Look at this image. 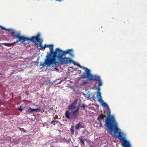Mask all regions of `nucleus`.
Returning <instances> with one entry per match:
<instances>
[{"label": "nucleus", "mask_w": 147, "mask_h": 147, "mask_svg": "<svg viewBox=\"0 0 147 147\" xmlns=\"http://www.w3.org/2000/svg\"><path fill=\"white\" fill-rule=\"evenodd\" d=\"M105 125L109 133L113 136L118 138L122 141L123 147H131L129 142L123 137V133L120 131L118 127V125L113 116L110 115V111L106 118Z\"/></svg>", "instance_id": "f257e3e1"}, {"label": "nucleus", "mask_w": 147, "mask_h": 147, "mask_svg": "<svg viewBox=\"0 0 147 147\" xmlns=\"http://www.w3.org/2000/svg\"><path fill=\"white\" fill-rule=\"evenodd\" d=\"M49 48L50 49L49 52L47 53L48 54L46 56V59L43 63H40V66H42L43 67L45 65L48 67L53 64L55 65L58 64V62L56 61V59L58 58L60 49L57 48L54 51L53 45H49Z\"/></svg>", "instance_id": "f03ea898"}, {"label": "nucleus", "mask_w": 147, "mask_h": 147, "mask_svg": "<svg viewBox=\"0 0 147 147\" xmlns=\"http://www.w3.org/2000/svg\"><path fill=\"white\" fill-rule=\"evenodd\" d=\"M77 100H76L72 104L67 106L68 110L66 111L65 113V117L70 120H75L78 117L79 113V107H77Z\"/></svg>", "instance_id": "7ed1b4c3"}, {"label": "nucleus", "mask_w": 147, "mask_h": 147, "mask_svg": "<svg viewBox=\"0 0 147 147\" xmlns=\"http://www.w3.org/2000/svg\"><path fill=\"white\" fill-rule=\"evenodd\" d=\"M71 49H68L66 51H63L60 49L59 53L58 56V64L59 63L61 65L67 64L69 63H71L73 61L70 58L65 56L67 54H70Z\"/></svg>", "instance_id": "20e7f679"}, {"label": "nucleus", "mask_w": 147, "mask_h": 147, "mask_svg": "<svg viewBox=\"0 0 147 147\" xmlns=\"http://www.w3.org/2000/svg\"><path fill=\"white\" fill-rule=\"evenodd\" d=\"M40 34L38 33L36 36H34L29 38V42L31 41L33 43H35L36 45H37V42H38L40 47V49L44 51L45 50V48L44 46H43L42 45V40L40 38Z\"/></svg>", "instance_id": "39448f33"}, {"label": "nucleus", "mask_w": 147, "mask_h": 147, "mask_svg": "<svg viewBox=\"0 0 147 147\" xmlns=\"http://www.w3.org/2000/svg\"><path fill=\"white\" fill-rule=\"evenodd\" d=\"M11 34L13 36H15L16 38H18L16 41L14 42V44L17 43L19 42H22V43H24L26 41H27L28 43L29 42V38L26 37L24 36H21L19 33L15 34V32L13 31L12 32H11Z\"/></svg>", "instance_id": "423d86ee"}, {"label": "nucleus", "mask_w": 147, "mask_h": 147, "mask_svg": "<svg viewBox=\"0 0 147 147\" xmlns=\"http://www.w3.org/2000/svg\"><path fill=\"white\" fill-rule=\"evenodd\" d=\"M86 78H87L86 80L87 81L94 80L96 81H99L100 79V76L91 74V71L89 73V72H88V75L86 76Z\"/></svg>", "instance_id": "0eeeda50"}, {"label": "nucleus", "mask_w": 147, "mask_h": 147, "mask_svg": "<svg viewBox=\"0 0 147 147\" xmlns=\"http://www.w3.org/2000/svg\"><path fill=\"white\" fill-rule=\"evenodd\" d=\"M79 67L80 68L85 70V71L83 73V74H82L81 76V78L83 79L86 78V76L88 75V72H89V73L90 71L88 68L85 67L83 66L80 65Z\"/></svg>", "instance_id": "6e6552de"}, {"label": "nucleus", "mask_w": 147, "mask_h": 147, "mask_svg": "<svg viewBox=\"0 0 147 147\" xmlns=\"http://www.w3.org/2000/svg\"><path fill=\"white\" fill-rule=\"evenodd\" d=\"M41 111L40 108L38 107L36 109H32L30 107H28L27 110V112L29 113H31L33 112H40Z\"/></svg>", "instance_id": "1a4fd4ad"}, {"label": "nucleus", "mask_w": 147, "mask_h": 147, "mask_svg": "<svg viewBox=\"0 0 147 147\" xmlns=\"http://www.w3.org/2000/svg\"><path fill=\"white\" fill-rule=\"evenodd\" d=\"M105 115L103 114H101L99 115L97 118V119L100 121V127H101L102 126V121L103 122H104V119L105 117Z\"/></svg>", "instance_id": "9d476101"}, {"label": "nucleus", "mask_w": 147, "mask_h": 147, "mask_svg": "<svg viewBox=\"0 0 147 147\" xmlns=\"http://www.w3.org/2000/svg\"><path fill=\"white\" fill-rule=\"evenodd\" d=\"M101 94V93L100 92L98 91L97 92L96 97L97 98L99 102H100L103 100Z\"/></svg>", "instance_id": "9b49d317"}, {"label": "nucleus", "mask_w": 147, "mask_h": 147, "mask_svg": "<svg viewBox=\"0 0 147 147\" xmlns=\"http://www.w3.org/2000/svg\"><path fill=\"white\" fill-rule=\"evenodd\" d=\"M83 128H84V127L80 123H78L75 126V129L77 130H78L80 129Z\"/></svg>", "instance_id": "f8f14e48"}, {"label": "nucleus", "mask_w": 147, "mask_h": 147, "mask_svg": "<svg viewBox=\"0 0 147 147\" xmlns=\"http://www.w3.org/2000/svg\"><path fill=\"white\" fill-rule=\"evenodd\" d=\"M102 106L105 107H106L107 109L109 108V107L108 105L105 102H104L103 100L100 102Z\"/></svg>", "instance_id": "ddd939ff"}, {"label": "nucleus", "mask_w": 147, "mask_h": 147, "mask_svg": "<svg viewBox=\"0 0 147 147\" xmlns=\"http://www.w3.org/2000/svg\"><path fill=\"white\" fill-rule=\"evenodd\" d=\"M79 139L80 141V142H81V143L84 146L85 145L84 142L85 141H87L86 139L85 138L83 139L82 138H79Z\"/></svg>", "instance_id": "4468645a"}, {"label": "nucleus", "mask_w": 147, "mask_h": 147, "mask_svg": "<svg viewBox=\"0 0 147 147\" xmlns=\"http://www.w3.org/2000/svg\"><path fill=\"white\" fill-rule=\"evenodd\" d=\"M14 44V43L12 44L7 43H3V44L4 45V46L7 47H11Z\"/></svg>", "instance_id": "2eb2a0df"}, {"label": "nucleus", "mask_w": 147, "mask_h": 147, "mask_svg": "<svg viewBox=\"0 0 147 147\" xmlns=\"http://www.w3.org/2000/svg\"><path fill=\"white\" fill-rule=\"evenodd\" d=\"M74 127L73 126H71L70 130L71 132V134L72 135H73L74 134Z\"/></svg>", "instance_id": "dca6fc26"}, {"label": "nucleus", "mask_w": 147, "mask_h": 147, "mask_svg": "<svg viewBox=\"0 0 147 147\" xmlns=\"http://www.w3.org/2000/svg\"><path fill=\"white\" fill-rule=\"evenodd\" d=\"M98 87L99 88V87L101 86L102 85V82L101 80V79L99 81H98Z\"/></svg>", "instance_id": "f3484780"}, {"label": "nucleus", "mask_w": 147, "mask_h": 147, "mask_svg": "<svg viewBox=\"0 0 147 147\" xmlns=\"http://www.w3.org/2000/svg\"><path fill=\"white\" fill-rule=\"evenodd\" d=\"M17 109L20 112L22 111L23 110L22 107L21 106H20L19 108H18Z\"/></svg>", "instance_id": "a211bd4d"}, {"label": "nucleus", "mask_w": 147, "mask_h": 147, "mask_svg": "<svg viewBox=\"0 0 147 147\" xmlns=\"http://www.w3.org/2000/svg\"><path fill=\"white\" fill-rule=\"evenodd\" d=\"M86 107V105H82L81 106V108H82V109L83 110H84L85 109Z\"/></svg>", "instance_id": "6ab92c4d"}, {"label": "nucleus", "mask_w": 147, "mask_h": 147, "mask_svg": "<svg viewBox=\"0 0 147 147\" xmlns=\"http://www.w3.org/2000/svg\"><path fill=\"white\" fill-rule=\"evenodd\" d=\"M19 130L22 131H23L24 132H26V130L23 128H19Z\"/></svg>", "instance_id": "aec40b11"}, {"label": "nucleus", "mask_w": 147, "mask_h": 147, "mask_svg": "<svg viewBox=\"0 0 147 147\" xmlns=\"http://www.w3.org/2000/svg\"><path fill=\"white\" fill-rule=\"evenodd\" d=\"M7 31H8L11 33V32H12V31H13V30L11 29H7Z\"/></svg>", "instance_id": "412c9836"}, {"label": "nucleus", "mask_w": 147, "mask_h": 147, "mask_svg": "<svg viewBox=\"0 0 147 147\" xmlns=\"http://www.w3.org/2000/svg\"><path fill=\"white\" fill-rule=\"evenodd\" d=\"M55 120L54 119L53 120V121H52L51 122V124H53L54 125H55Z\"/></svg>", "instance_id": "4be33fe9"}, {"label": "nucleus", "mask_w": 147, "mask_h": 147, "mask_svg": "<svg viewBox=\"0 0 147 147\" xmlns=\"http://www.w3.org/2000/svg\"><path fill=\"white\" fill-rule=\"evenodd\" d=\"M1 27L2 28V30H7V29L5 27H3L2 26H1Z\"/></svg>", "instance_id": "5701e85b"}, {"label": "nucleus", "mask_w": 147, "mask_h": 147, "mask_svg": "<svg viewBox=\"0 0 147 147\" xmlns=\"http://www.w3.org/2000/svg\"><path fill=\"white\" fill-rule=\"evenodd\" d=\"M49 45H46V44H45L44 46L45 47V48H46V47H49Z\"/></svg>", "instance_id": "b1692460"}, {"label": "nucleus", "mask_w": 147, "mask_h": 147, "mask_svg": "<svg viewBox=\"0 0 147 147\" xmlns=\"http://www.w3.org/2000/svg\"><path fill=\"white\" fill-rule=\"evenodd\" d=\"M87 83V82H84L82 83V85H84Z\"/></svg>", "instance_id": "393cba45"}, {"label": "nucleus", "mask_w": 147, "mask_h": 147, "mask_svg": "<svg viewBox=\"0 0 147 147\" xmlns=\"http://www.w3.org/2000/svg\"><path fill=\"white\" fill-rule=\"evenodd\" d=\"M38 63H39V62H37V64H36V65L37 66H38Z\"/></svg>", "instance_id": "a878e982"}, {"label": "nucleus", "mask_w": 147, "mask_h": 147, "mask_svg": "<svg viewBox=\"0 0 147 147\" xmlns=\"http://www.w3.org/2000/svg\"><path fill=\"white\" fill-rule=\"evenodd\" d=\"M38 59H39V58H38L37 59V61L35 62H37L38 60Z\"/></svg>", "instance_id": "bb28decb"}, {"label": "nucleus", "mask_w": 147, "mask_h": 147, "mask_svg": "<svg viewBox=\"0 0 147 147\" xmlns=\"http://www.w3.org/2000/svg\"><path fill=\"white\" fill-rule=\"evenodd\" d=\"M75 147H79L78 146H75Z\"/></svg>", "instance_id": "cd10ccee"}, {"label": "nucleus", "mask_w": 147, "mask_h": 147, "mask_svg": "<svg viewBox=\"0 0 147 147\" xmlns=\"http://www.w3.org/2000/svg\"><path fill=\"white\" fill-rule=\"evenodd\" d=\"M100 89V88H98V90H99Z\"/></svg>", "instance_id": "c85d7f7f"}, {"label": "nucleus", "mask_w": 147, "mask_h": 147, "mask_svg": "<svg viewBox=\"0 0 147 147\" xmlns=\"http://www.w3.org/2000/svg\"><path fill=\"white\" fill-rule=\"evenodd\" d=\"M1 74L0 73V75H1Z\"/></svg>", "instance_id": "c756f323"}]
</instances>
